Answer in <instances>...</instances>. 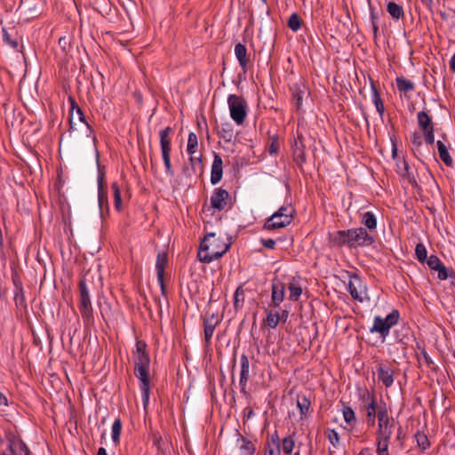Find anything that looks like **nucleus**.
<instances>
[{
	"mask_svg": "<svg viewBox=\"0 0 455 455\" xmlns=\"http://www.w3.org/2000/svg\"><path fill=\"white\" fill-rule=\"evenodd\" d=\"M146 344L137 342L136 352L134 355L135 375L140 381V390L144 408L146 409L149 402V364L150 360L145 352Z\"/></svg>",
	"mask_w": 455,
	"mask_h": 455,
	"instance_id": "1",
	"label": "nucleus"
},
{
	"mask_svg": "<svg viewBox=\"0 0 455 455\" xmlns=\"http://www.w3.org/2000/svg\"><path fill=\"white\" fill-rule=\"evenodd\" d=\"M228 248L229 243L217 237L214 233H210L201 243L198 258L203 262L210 263L225 254Z\"/></svg>",
	"mask_w": 455,
	"mask_h": 455,
	"instance_id": "2",
	"label": "nucleus"
},
{
	"mask_svg": "<svg viewBox=\"0 0 455 455\" xmlns=\"http://www.w3.org/2000/svg\"><path fill=\"white\" fill-rule=\"evenodd\" d=\"M231 118L236 124L242 125L247 116V103L244 99L235 94H231L228 99Z\"/></svg>",
	"mask_w": 455,
	"mask_h": 455,
	"instance_id": "3",
	"label": "nucleus"
},
{
	"mask_svg": "<svg viewBox=\"0 0 455 455\" xmlns=\"http://www.w3.org/2000/svg\"><path fill=\"white\" fill-rule=\"evenodd\" d=\"M292 210L288 207H281L265 223V228L268 230L282 228L291 222Z\"/></svg>",
	"mask_w": 455,
	"mask_h": 455,
	"instance_id": "4",
	"label": "nucleus"
},
{
	"mask_svg": "<svg viewBox=\"0 0 455 455\" xmlns=\"http://www.w3.org/2000/svg\"><path fill=\"white\" fill-rule=\"evenodd\" d=\"M399 314L396 310H393L385 318L376 316L373 321V325L371 328V332H378L381 336H387L392 326L395 325L398 322Z\"/></svg>",
	"mask_w": 455,
	"mask_h": 455,
	"instance_id": "5",
	"label": "nucleus"
},
{
	"mask_svg": "<svg viewBox=\"0 0 455 455\" xmlns=\"http://www.w3.org/2000/svg\"><path fill=\"white\" fill-rule=\"evenodd\" d=\"M377 414L379 420L378 437L389 439L395 425V420L389 418L386 407L379 408Z\"/></svg>",
	"mask_w": 455,
	"mask_h": 455,
	"instance_id": "6",
	"label": "nucleus"
},
{
	"mask_svg": "<svg viewBox=\"0 0 455 455\" xmlns=\"http://www.w3.org/2000/svg\"><path fill=\"white\" fill-rule=\"evenodd\" d=\"M348 291L351 296L360 302H363L365 299H369L366 292V287L357 276L350 277L348 283Z\"/></svg>",
	"mask_w": 455,
	"mask_h": 455,
	"instance_id": "7",
	"label": "nucleus"
},
{
	"mask_svg": "<svg viewBox=\"0 0 455 455\" xmlns=\"http://www.w3.org/2000/svg\"><path fill=\"white\" fill-rule=\"evenodd\" d=\"M348 237L350 246L368 245L372 243V237L363 228L348 230Z\"/></svg>",
	"mask_w": 455,
	"mask_h": 455,
	"instance_id": "8",
	"label": "nucleus"
},
{
	"mask_svg": "<svg viewBox=\"0 0 455 455\" xmlns=\"http://www.w3.org/2000/svg\"><path fill=\"white\" fill-rule=\"evenodd\" d=\"M230 204V196L228 192L222 188H217L213 191L211 197V205L218 211L224 210Z\"/></svg>",
	"mask_w": 455,
	"mask_h": 455,
	"instance_id": "9",
	"label": "nucleus"
},
{
	"mask_svg": "<svg viewBox=\"0 0 455 455\" xmlns=\"http://www.w3.org/2000/svg\"><path fill=\"white\" fill-rule=\"evenodd\" d=\"M378 378L386 387H390L394 381V371L387 365L379 364L377 368Z\"/></svg>",
	"mask_w": 455,
	"mask_h": 455,
	"instance_id": "10",
	"label": "nucleus"
},
{
	"mask_svg": "<svg viewBox=\"0 0 455 455\" xmlns=\"http://www.w3.org/2000/svg\"><path fill=\"white\" fill-rule=\"evenodd\" d=\"M172 129L171 127H166L165 129L160 131V145L162 154H166L171 152V138L170 134L172 133Z\"/></svg>",
	"mask_w": 455,
	"mask_h": 455,
	"instance_id": "11",
	"label": "nucleus"
},
{
	"mask_svg": "<svg viewBox=\"0 0 455 455\" xmlns=\"http://www.w3.org/2000/svg\"><path fill=\"white\" fill-rule=\"evenodd\" d=\"M222 159L216 155L212 166L211 181L212 184H217L222 178Z\"/></svg>",
	"mask_w": 455,
	"mask_h": 455,
	"instance_id": "12",
	"label": "nucleus"
},
{
	"mask_svg": "<svg viewBox=\"0 0 455 455\" xmlns=\"http://www.w3.org/2000/svg\"><path fill=\"white\" fill-rule=\"evenodd\" d=\"M285 286L281 282H275L272 287V301L275 306H278L284 298Z\"/></svg>",
	"mask_w": 455,
	"mask_h": 455,
	"instance_id": "13",
	"label": "nucleus"
},
{
	"mask_svg": "<svg viewBox=\"0 0 455 455\" xmlns=\"http://www.w3.org/2000/svg\"><path fill=\"white\" fill-rule=\"evenodd\" d=\"M198 146L197 136L194 132H190L188 139L187 151L191 156L190 161L194 164L195 162H200L198 156H193L196 153Z\"/></svg>",
	"mask_w": 455,
	"mask_h": 455,
	"instance_id": "14",
	"label": "nucleus"
},
{
	"mask_svg": "<svg viewBox=\"0 0 455 455\" xmlns=\"http://www.w3.org/2000/svg\"><path fill=\"white\" fill-rule=\"evenodd\" d=\"M112 189L115 207L117 211H121L123 209V201L129 198L130 195L127 191L123 195L116 183L112 185Z\"/></svg>",
	"mask_w": 455,
	"mask_h": 455,
	"instance_id": "15",
	"label": "nucleus"
},
{
	"mask_svg": "<svg viewBox=\"0 0 455 455\" xmlns=\"http://www.w3.org/2000/svg\"><path fill=\"white\" fill-rule=\"evenodd\" d=\"M239 446V455H252L255 451V447L249 440L240 437L237 439Z\"/></svg>",
	"mask_w": 455,
	"mask_h": 455,
	"instance_id": "16",
	"label": "nucleus"
},
{
	"mask_svg": "<svg viewBox=\"0 0 455 455\" xmlns=\"http://www.w3.org/2000/svg\"><path fill=\"white\" fill-rule=\"evenodd\" d=\"M250 363L249 360L245 355L241 357V373H240V385L243 389L245 384L249 379Z\"/></svg>",
	"mask_w": 455,
	"mask_h": 455,
	"instance_id": "17",
	"label": "nucleus"
},
{
	"mask_svg": "<svg viewBox=\"0 0 455 455\" xmlns=\"http://www.w3.org/2000/svg\"><path fill=\"white\" fill-rule=\"evenodd\" d=\"M364 401L368 402L366 405L367 418L371 424H374L376 415V405L372 396L367 392L364 395Z\"/></svg>",
	"mask_w": 455,
	"mask_h": 455,
	"instance_id": "18",
	"label": "nucleus"
},
{
	"mask_svg": "<svg viewBox=\"0 0 455 455\" xmlns=\"http://www.w3.org/2000/svg\"><path fill=\"white\" fill-rule=\"evenodd\" d=\"M167 263V258L165 254H158L157 259H156V271H157V278L161 285H163L164 282V267Z\"/></svg>",
	"mask_w": 455,
	"mask_h": 455,
	"instance_id": "19",
	"label": "nucleus"
},
{
	"mask_svg": "<svg viewBox=\"0 0 455 455\" xmlns=\"http://www.w3.org/2000/svg\"><path fill=\"white\" fill-rule=\"evenodd\" d=\"M71 101V110H70V124L71 125L76 124V122L84 121V115L80 108L75 105L73 100L70 99Z\"/></svg>",
	"mask_w": 455,
	"mask_h": 455,
	"instance_id": "20",
	"label": "nucleus"
},
{
	"mask_svg": "<svg viewBox=\"0 0 455 455\" xmlns=\"http://www.w3.org/2000/svg\"><path fill=\"white\" fill-rule=\"evenodd\" d=\"M264 455H281L280 443L277 438L273 437L271 441L267 443Z\"/></svg>",
	"mask_w": 455,
	"mask_h": 455,
	"instance_id": "21",
	"label": "nucleus"
},
{
	"mask_svg": "<svg viewBox=\"0 0 455 455\" xmlns=\"http://www.w3.org/2000/svg\"><path fill=\"white\" fill-rule=\"evenodd\" d=\"M331 242L337 245L348 244L350 246V241L347 231H339L331 235Z\"/></svg>",
	"mask_w": 455,
	"mask_h": 455,
	"instance_id": "22",
	"label": "nucleus"
},
{
	"mask_svg": "<svg viewBox=\"0 0 455 455\" xmlns=\"http://www.w3.org/2000/svg\"><path fill=\"white\" fill-rule=\"evenodd\" d=\"M235 54L239 60L240 65L244 68L247 64V53L245 46L242 44H237L235 46Z\"/></svg>",
	"mask_w": 455,
	"mask_h": 455,
	"instance_id": "23",
	"label": "nucleus"
},
{
	"mask_svg": "<svg viewBox=\"0 0 455 455\" xmlns=\"http://www.w3.org/2000/svg\"><path fill=\"white\" fill-rule=\"evenodd\" d=\"M302 293V288L296 280H292L289 284V299L298 300Z\"/></svg>",
	"mask_w": 455,
	"mask_h": 455,
	"instance_id": "24",
	"label": "nucleus"
},
{
	"mask_svg": "<svg viewBox=\"0 0 455 455\" xmlns=\"http://www.w3.org/2000/svg\"><path fill=\"white\" fill-rule=\"evenodd\" d=\"M437 148H438V152H439L440 158L443 161V163L446 165L451 166L452 159L450 156V155L448 153V150H447V148L445 147V145L441 140H438L437 141Z\"/></svg>",
	"mask_w": 455,
	"mask_h": 455,
	"instance_id": "25",
	"label": "nucleus"
},
{
	"mask_svg": "<svg viewBox=\"0 0 455 455\" xmlns=\"http://www.w3.org/2000/svg\"><path fill=\"white\" fill-rule=\"evenodd\" d=\"M297 406L300 411L301 417H305L310 408V401L305 395L297 397Z\"/></svg>",
	"mask_w": 455,
	"mask_h": 455,
	"instance_id": "26",
	"label": "nucleus"
},
{
	"mask_svg": "<svg viewBox=\"0 0 455 455\" xmlns=\"http://www.w3.org/2000/svg\"><path fill=\"white\" fill-rule=\"evenodd\" d=\"M396 84L399 91L408 92L413 90L414 84L412 82L406 80L403 77L396 78Z\"/></svg>",
	"mask_w": 455,
	"mask_h": 455,
	"instance_id": "27",
	"label": "nucleus"
},
{
	"mask_svg": "<svg viewBox=\"0 0 455 455\" xmlns=\"http://www.w3.org/2000/svg\"><path fill=\"white\" fill-rule=\"evenodd\" d=\"M18 11L20 14H28V19L33 18L36 15V11L35 8L31 7L28 4L27 1L21 0Z\"/></svg>",
	"mask_w": 455,
	"mask_h": 455,
	"instance_id": "28",
	"label": "nucleus"
},
{
	"mask_svg": "<svg viewBox=\"0 0 455 455\" xmlns=\"http://www.w3.org/2000/svg\"><path fill=\"white\" fill-rule=\"evenodd\" d=\"M216 323L217 322H215L213 319H207L204 322V338L207 342L212 337Z\"/></svg>",
	"mask_w": 455,
	"mask_h": 455,
	"instance_id": "29",
	"label": "nucleus"
},
{
	"mask_svg": "<svg viewBox=\"0 0 455 455\" xmlns=\"http://www.w3.org/2000/svg\"><path fill=\"white\" fill-rule=\"evenodd\" d=\"M387 12L395 19H399L401 16L403 15V8L400 5H398L397 4L393 3V2L388 3Z\"/></svg>",
	"mask_w": 455,
	"mask_h": 455,
	"instance_id": "30",
	"label": "nucleus"
},
{
	"mask_svg": "<svg viewBox=\"0 0 455 455\" xmlns=\"http://www.w3.org/2000/svg\"><path fill=\"white\" fill-rule=\"evenodd\" d=\"M244 302V291L238 287L234 294V306L236 309L241 308Z\"/></svg>",
	"mask_w": 455,
	"mask_h": 455,
	"instance_id": "31",
	"label": "nucleus"
},
{
	"mask_svg": "<svg viewBox=\"0 0 455 455\" xmlns=\"http://www.w3.org/2000/svg\"><path fill=\"white\" fill-rule=\"evenodd\" d=\"M295 442L292 437L288 436L283 440L282 449L286 455H291L294 448Z\"/></svg>",
	"mask_w": 455,
	"mask_h": 455,
	"instance_id": "32",
	"label": "nucleus"
},
{
	"mask_svg": "<svg viewBox=\"0 0 455 455\" xmlns=\"http://www.w3.org/2000/svg\"><path fill=\"white\" fill-rule=\"evenodd\" d=\"M363 221L364 225L369 229H374L376 228V225H377L376 219H375L374 215L370 212H365L363 214Z\"/></svg>",
	"mask_w": 455,
	"mask_h": 455,
	"instance_id": "33",
	"label": "nucleus"
},
{
	"mask_svg": "<svg viewBox=\"0 0 455 455\" xmlns=\"http://www.w3.org/2000/svg\"><path fill=\"white\" fill-rule=\"evenodd\" d=\"M418 120H419V124L420 127L424 131L429 130V128L431 127L430 126V118L426 113L419 112L418 115Z\"/></svg>",
	"mask_w": 455,
	"mask_h": 455,
	"instance_id": "34",
	"label": "nucleus"
},
{
	"mask_svg": "<svg viewBox=\"0 0 455 455\" xmlns=\"http://www.w3.org/2000/svg\"><path fill=\"white\" fill-rule=\"evenodd\" d=\"M98 202H99V207L100 210L103 209V207L108 205V196L105 192V190L102 188L101 182L99 183V195H98Z\"/></svg>",
	"mask_w": 455,
	"mask_h": 455,
	"instance_id": "35",
	"label": "nucleus"
},
{
	"mask_svg": "<svg viewBox=\"0 0 455 455\" xmlns=\"http://www.w3.org/2000/svg\"><path fill=\"white\" fill-rule=\"evenodd\" d=\"M280 315L278 313H268L267 319H266V324L270 328H275L279 323Z\"/></svg>",
	"mask_w": 455,
	"mask_h": 455,
	"instance_id": "36",
	"label": "nucleus"
},
{
	"mask_svg": "<svg viewBox=\"0 0 455 455\" xmlns=\"http://www.w3.org/2000/svg\"><path fill=\"white\" fill-rule=\"evenodd\" d=\"M377 440H378L377 451H378L379 455H388L387 449H388L389 439H381V438L378 437Z\"/></svg>",
	"mask_w": 455,
	"mask_h": 455,
	"instance_id": "37",
	"label": "nucleus"
},
{
	"mask_svg": "<svg viewBox=\"0 0 455 455\" xmlns=\"http://www.w3.org/2000/svg\"><path fill=\"white\" fill-rule=\"evenodd\" d=\"M122 429V424L119 419L115 420L112 426V439L113 441L117 443L119 441V436L121 434Z\"/></svg>",
	"mask_w": 455,
	"mask_h": 455,
	"instance_id": "38",
	"label": "nucleus"
},
{
	"mask_svg": "<svg viewBox=\"0 0 455 455\" xmlns=\"http://www.w3.org/2000/svg\"><path fill=\"white\" fill-rule=\"evenodd\" d=\"M81 299H82V305L85 311L89 312L90 310V299H89V293L86 291V289L84 287V285H81Z\"/></svg>",
	"mask_w": 455,
	"mask_h": 455,
	"instance_id": "39",
	"label": "nucleus"
},
{
	"mask_svg": "<svg viewBox=\"0 0 455 455\" xmlns=\"http://www.w3.org/2000/svg\"><path fill=\"white\" fill-rule=\"evenodd\" d=\"M288 25L293 31H297L300 28V20L296 13L290 16Z\"/></svg>",
	"mask_w": 455,
	"mask_h": 455,
	"instance_id": "40",
	"label": "nucleus"
},
{
	"mask_svg": "<svg viewBox=\"0 0 455 455\" xmlns=\"http://www.w3.org/2000/svg\"><path fill=\"white\" fill-rule=\"evenodd\" d=\"M415 252H416V256L419 261H424L427 259V249L422 243L417 244Z\"/></svg>",
	"mask_w": 455,
	"mask_h": 455,
	"instance_id": "41",
	"label": "nucleus"
},
{
	"mask_svg": "<svg viewBox=\"0 0 455 455\" xmlns=\"http://www.w3.org/2000/svg\"><path fill=\"white\" fill-rule=\"evenodd\" d=\"M162 156H163V159L164 162V166H165L167 174H169L170 176H173V171L172 168L171 159H170V153L162 154Z\"/></svg>",
	"mask_w": 455,
	"mask_h": 455,
	"instance_id": "42",
	"label": "nucleus"
},
{
	"mask_svg": "<svg viewBox=\"0 0 455 455\" xmlns=\"http://www.w3.org/2000/svg\"><path fill=\"white\" fill-rule=\"evenodd\" d=\"M416 439L419 446H420L423 450L427 449L429 445L427 437L424 434H417Z\"/></svg>",
	"mask_w": 455,
	"mask_h": 455,
	"instance_id": "43",
	"label": "nucleus"
},
{
	"mask_svg": "<svg viewBox=\"0 0 455 455\" xmlns=\"http://www.w3.org/2000/svg\"><path fill=\"white\" fill-rule=\"evenodd\" d=\"M427 265L432 268L436 270L437 268L441 267L443 265L440 259L436 256H430L427 259Z\"/></svg>",
	"mask_w": 455,
	"mask_h": 455,
	"instance_id": "44",
	"label": "nucleus"
},
{
	"mask_svg": "<svg viewBox=\"0 0 455 455\" xmlns=\"http://www.w3.org/2000/svg\"><path fill=\"white\" fill-rule=\"evenodd\" d=\"M343 417L347 423H351L355 419V413L351 408L345 407L343 409Z\"/></svg>",
	"mask_w": 455,
	"mask_h": 455,
	"instance_id": "45",
	"label": "nucleus"
},
{
	"mask_svg": "<svg viewBox=\"0 0 455 455\" xmlns=\"http://www.w3.org/2000/svg\"><path fill=\"white\" fill-rule=\"evenodd\" d=\"M373 101H374L377 111L380 115H382L384 112V106H383V103H382L379 96L378 95V93L376 92H374V93H373Z\"/></svg>",
	"mask_w": 455,
	"mask_h": 455,
	"instance_id": "46",
	"label": "nucleus"
},
{
	"mask_svg": "<svg viewBox=\"0 0 455 455\" xmlns=\"http://www.w3.org/2000/svg\"><path fill=\"white\" fill-rule=\"evenodd\" d=\"M24 446L23 444L10 445L6 451H4L3 455H20L19 447Z\"/></svg>",
	"mask_w": 455,
	"mask_h": 455,
	"instance_id": "47",
	"label": "nucleus"
},
{
	"mask_svg": "<svg viewBox=\"0 0 455 455\" xmlns=\"http://www.w3.org/2000/svg\"><path fill=\"white\" fill-rule=\"evenodd\" d=\"M328 439L333 446H336L339 442V434L335 430H329Z\"/></svg>",
	"mask_w": 455,
	"mask_h": 455,
	"instance_id": "48",
	"label": "nucleus"
},
{
	"mask_svg": "<svg viewBox=\"0 0 455 455\" xmlns=\"http://www.w3.org/2000/svg\"><path fill=\"white\" fill-rule=\"evenodd\" d=\"M424 132L426 141L429 144H433L435 140L433 128L430 127L429 130L424 131Z\"/></svg>",
	"mask_w": 455,
	"mask_h": 455,
	"instance_id": "49",
	"label": "nucleus"
},
{
	"mask_svg": "<svg viewBox=\"0 0 455 455\" xmlns=\"http://www.w3.org/2000/svg\"><path fill=\"white\" fill-rule=\"evenodd\" d=\"M3 38L5 42L10 44L13 48H16L18 46V43L14 40H11L8 32L4 28L3 29Z\"/></svg>",
	"mask_w": 455,
	"mask_h": 455,
	"instance_id": "50",
	"label": "nucleus"
},
{
	"mask_svg": "<svg viewBox=\"0 0 455 455\" xmlns=\"http://www.w3.org/2000/svg\"><path fill=\"white\" fill-rule=\"evenodd\" d=\"M438 271V277L442 280H445L448 277L446 267L442 265L441 267L436 269Z\"/></svg>",
	"mask_w": 455,
	"mask_h": 455,
	"instance_id": "51",
	"label": "nucleus"
},
{
	"mask_svg": "<svg viewBox=\"0 0 455 455\" xmlns=\"http://www.w3.org/2000/svg\"><path fill=\"white\" fill-rule=\"evenodd\" d=\"M262 244L268 249H274L275 245V241L273 239L262 240Z\"/></svg>",
	"mask_w": 455,
	"mask_h": 455,
	"instance_id": "52",
	"label": "nucleus"
},
{
	"mask_svg": "<svg viewBox=\"0 0 455 455\" xmlns=\"http://www.w3.org/2000/svg\"><path fill=\"white\" fill-rule=\"evenodd\" d=\"M8 399L7 397L0 391V406H7Z\"/></svg>",
	"mask_w": 455,
	"mask_h": 455,
	"instance_id": "53",
	"label": "nucleus"
},
{
	"mask_svg": "<svg viewBox=\"0 0 455 455\" xmlns=\"http://www.w3.org/2000/svg\"><path fill=\"white\" fill-rule=\"evenodd\" d=\"M295 97H296V100H297V102H296L297 108H299L300 106H301V102H302V93H301V92H297L295 94Z\"/></svg>",
	"mask_w": 455,
	"mask_h": 455,
	"instance_id": "54",
	"label": "nucleus"
},
{
	"mask_svg": "<svg viewBox=\"0 0 455 455\" xmlns=\"http://www.w3.org/2000/svg\"><path fill=\"white\" fill-rule=\"evenodd\" d=\"M23 299H24L23 292L22 291L20 292V290H18L15 294L16 302H18L19 300L22 301Z\"/></svg>",
	"mask_w": 455,
	"mask_h": 455,
	"instance_id": "55",
	"label": "nucleus"
},
{
	"mask_svg": "<svg viewBox=\"0 0 455 455\" xmlns=\"http://www.w3.org/2000/svg\"><path fill=\"white\" fill-rule=\"evenodd\" d=\"M19 451L20 455H29V451L26 446H20Z\"/></svg>",
	"mask_w": 455,
	"mask_h": 455,
	"instance_id": "56",
	"label": "nucleus"
},
{
	"mask_svg": "<svg viewBox=\"0 0 455 455\" xmlns=\"http://www.w3.org/2000/svg\"><path fill=\"white\" fill-rule=\"evenodd\" d=\"M13 283H14V285L16 287V290L17 291L20 290V291L21 292L22 287H21L20 283L18 280H16V279L13 280Z\"/></svg>",
	"mask_w": 455,
	"mask_h": 455,
	"instance_id": "57",
	"label": "nucleus"
},
{
	"mask_svg": "<svg viewBox=\"0 0 455 455\" xmlns=\"http://www.w3.org/2000/svg\"><path fill=\"white\" fill-rule=\"evenodd\" d=\"M450 65H451V68L455 72V54L451 57Z\"/></svg>",
	"mask_w": 455,
	"mask_h": 455,
	"instance_id": "58",
	"label": "nucleus"
},
{
	"mask_svg": "<svg viewBox=\"0 0 455 455\" xmlns=\"http://www.w3.org/2000/svg\"><path fill=\"white\" fill-rule=\"evenodd\" d=\"M98 455H108L107 451L104 448H100L98 451Z\"/></svg>",
	"mask_w": 455,
	"mask_h": 455,
	"instance_id": "59",
	"label": "nucleus"
},
{
	"mask_svg": "<svg viewBox=\"0 0 455 455\" xmlns=\"http://www.w3.org/2000/svg\"><path fill=\"white\" fill-rule=\"evenodd\" d=\"M276 151H277L276 147L274 144H272L270 146V152H271V154H275V153H276Z\"/></svg>",
	"mask_w": 455,
	"mask_h": 455,
	"instance_id": "60",
	"label": "nucleus"
},
{
	"mask_svg": "<svg viewBox=\"0 0 455 455\" xmlns=\"http://www.w3.org/2000/svg\"><path fill=\"white\" fill-rule=\"evenodd\" d=\"M52 187H53L54 188H57V182H56V181H55V182H53Z\"/></svg>",
	"mask_w": 455,
	"mask_h": 455,
	"instance_id": "61",
	"label": "nucleus"
},
{
	"mask_svg": "<svg viewBox=\"0 0 455 455\" xmlns=\"http://www.w3.org/2000/svg\"><path fill=\"white\" fill-rule=\"evenodd\" d=\"M286 315H288V313L283 312V317H285Z\"/></svg>",
	"mask_w": 455,
	"mask_h": 455,
	"instance_id": "62",
	"label": "nucleus"
},
{
	"mask_svg": "<svg viewBox=\"0 0 455 455\" xmlns=\"http://www.w3.org/2000/svg\"><path fill=\"white\" fill-rule=\"evenodd\" d=\"M286 315H288V313L283 312V317H285Z\"/></svg>",
	"mask_w": 455,
	"mask_h": 455,
	"instance_id": "63",
	"label": "nucleus"
},
{
	"mask_svg": "<svg viewBox=\"0 0 455 455\" xmlns=\"http://www.w3.org/2000/svg\"><path fill=\"white\" fill-rule=\"evenodd\" d=\"M294 455H299V452H296Z\"/></svg>",
	"mask_w": 455,
	"mask_h": 455,
	"instance_id": "64",
	"label": "nucleus"
}]
</instances>
